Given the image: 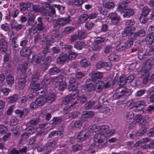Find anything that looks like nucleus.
<instances>
[{"label": "nucleus", "mask_w": 154, "mask_h": 154, "mask_svg": "<svg viewBox=\"0 0 154 154\" xmlns=\"http://www.w3.org/2000/svg\"><path fill=\"white\" fill-rule=\"evenodd\" d=\"M128 46L125 42L121 43L117 45L116 49L119 51H123L128 48Z\"/></svg>", "instance_id": "35"}, {"label": "nucleus", "mask_w": 154, "mask_h": 154, "mask_svg": "<svg viewBox=\"0 0 154 154\" xmlns=\"http://www.w3.org/2000/svg\"><path fill=\"white\" fill-rule=\"evenodd\" d=\"M72 20L70 16L67 17L60 18L58 19L54 24V28L55 30H57L61 27L65 26L69 23Z\"/></svg>", "instance_id": "8"}, {"label": "nucleus", "mask_w": 154, "mask_h": 154, "mask_svg": "<svg viewBox=\"0 0 154 154\" xmlns=\"http://www.w3.org/2000/svg\"><path fill=\"white\" fill-rule=\"evenodd\" d=\"M26 81V78L23 75L21 76V77H18V85L20 89H22L23 88Z\"/></svg>", "instance_id": "23"}, {"label": "nucleus", "mask_w": 154, "mask_h": 154, "mask_svg": "<svg viewBox=\"0 0 154 154\" xmlns=\"http://www.w3.org/2000/svg\"><path fill=\"white\" fill-rule=\"evenodd\" d=\"M146 131V128L144 127H142L140 129V132H138L136 134L131 133L129 134L130 137L135 138L136 136H141L144 134Z\"/></svg>", "instance_id": "27"}, {"label": "nucleus", "mask_w": 154, "mask_h": 154, "mask_svg": "<svg viewBox=\"0 0 154 154\" xmlns=\"http://www.w3.org/2000/svg\"><path fill=\"white\" fill-rule=\"evenodd\" d=\"M150 140L149 138H146L137 142L135 144H134L132 142H128L127 143V145L129 148H131V146L136 147L140 146H142L144 143L149 142Z\"/></svg>", "instance_id": "13"}, {"label": "nucleus", "mask_w": 154, "mask_h": 154, "mask_svg": "<svg viewBox=\"0 0 154 154\" xmlns=\"http://www.w3.org/2000/svg\"><path fill=\"white\" fill-rule=\"evenodd\" d=\"M20 9L21 11H25L27 9L28 5L26 3L22 2L20 4Z\"/></svg>", "instance_id": "55"}, {"label": "nucleus", "mask_w": 154, "mask_h": 154, "mask_svg": "<svg viewBox=\"0 0 154 154\" xmlns=\"http://www.w3.org/2000/svg\"><path fill=\"white\" fill-rule=\"evenodd\" d=\"M132 27H127L122 32L123 37H125L131 35L132 33Z\"/></svg>", "instance_id": "30"}, {"label": "nucleus", "mask_w": 154, "mask_h": 154, "mask_svg": "<svg viewBox=\"0 0 154 154\" xmlns=\"http://www.w3.org/2000/svg\"><path fill=\"white\" fill-rule=\"evenodd\" d=\"M147 52L145 50L140 51L138 53V57L140 60L148 58Z\"/></svg>", "instance_id": "33"}, {"label": "nucleus", "mask_w": 154, "mask_h": 154, "mask_svg": "<svg viewBox=\"0 0 154 154\" xmlns=\"http://www.w3.org/2000/svg\"><path fill=\"white\" fill-rule=\"evenodd\" d=\"M131 94V90L128 88L123 89L119 88L117 89L116 93L113 95V98L116 100L120 97H123L124 98H127Z\"/></svg>", "instance_id": "6"}, {"label": "nucleus", "mask_w": 154, "mask_h": 154, "mask_svg": "<svg viewBox=\"0 0 154 154\" xmlns=\"http://www.w3.org/2000/svg\"><path fill=\"white\" fill-rule=\"evenodd\" d=\"M30 123L31 125L27 128L26 132L22 134V138H28L30 135L35 133L37 130L36 125L38 123L37 121L35 119H32L30 121Z\"/></svg>", "instance_id": "5"}, {"label": "nucleus", "mask_w": 154, "mask_h": 154, "mask_svg": "<svg viewBox=\"0 0 154 154\" xmlns=\"http://www.w3.org/2000/svg\"><path fill=\"white\" fill-rule=\"evenodd\" d=\"M38 23H36V27L39 31H43L45 29V26L42 22V18L41 17L37 18Z\"/></svg>", "instance_id": "21"}, {"label": "nucleus", "mask_w": 154, "mask_h": 154, "mask_svg": "<svg viewBox=\"0 0 154 154\" xmlns=\"http://www.w3.org/2000/svg\"><path fill=\"white\" fill-rule=\"evenodd\" d=\"M75 79L73 77L69 78V82L70 84L69 85V91H73V92L63 98L62 101L63 104L66 105L72 102L78 96L79 91L75 89L78 88L79 84L75 83Z\"/></svg>", "instance_id": "2"}, {"label": "nucleus", "mask_w": 154, "mask_h": 154, "mask_svg": "<svg viewBox=\"0 0 154 154\" xmlns=\"http://www.w3.org/2000/svg\"><path fill=\"white\" fill-rule=\"evenodd\" d=\"M60 71L59 68H51L50 69L49 73L51 75H54L59 72Z\"/></svg>", "instance_id": "59"}, {"label": "nucleus", "mask_w": 154, "mask_h": 154, "mask_svg": "<svg viewBox=\"0 0 154 154\" xmlns=\"http://www.w3.org/2000/svg\"><path fill=\"white\" fill-rule=\"evenodd\" d=\"M150 9L147 7H145L143 9L142 12L141 13V16L146 17L149 14L150 11Z\"/></svg>", "instance_id": "48"}, {"label": "nucleus", "mask_w": 154, "mask_h": 154, "mask_svg": "<svg viewBox=\"0 0 154 154\" xmlns=\"http://www.w3.org/2000/svg\"><path fill=\"white\" fill-rule=\"evenodd\" d=\"M127 6L126 4L123 2H121L118 5L117 8V11L122 12H124L127 9Z\"/></svg>", "instance_id": "31"}, {"label": "nucleus", "mask_w": 154, "mask_h": 154, "mask_svg": "<svg viewBox=\"0 0 154 154\" xmlns=\"http://www.w3.org/2000/svg\"><path fill=\"white\" fill-rule=\"evenodd\" d=\"M134 123L139 122L140 125H143L146 123V121L145 119H143L142 116L140 115H137L134 118Z\"/></svg>", "instance_id": "24"}, {"label": "nucleus", "mask_w": 154, "mask_h": 154, "mask_svg": "<svg viewBox=\"0 0 154 154\" xmlns=\"http://www.w3.org/2000/svg\"><path fill=\"white\" fill-rule=\"evenodd\" d=\"M55 8H57L60 12H61V14L64 13V7L62 6H60L59 5H54L50 7L49 8V12H51L52 14H54L56 13Z\"/></svg>", "instance_id": "16"}, {"label": "nucleus", "mask_w": 154, "mask_h": 154, "mask_svg": "<svg viewBox=\"0 0 154 154\" xmlns=\"http://www.w3.org/2000/svg\"><path fill=\"white\" fill-rule=\"evenodd\" d=\"M85 45L83 42L79 41L75 42L74 47L77 50H80L84 48Z\"/></svg>", "instance_id": "36"}, {"label": "nucleus", "mask_w": 154, "mask_h": 154, "mask_svg": "<svg viewBox=\"0 0 154 154\" xmlns=\"http://www.w3.org/2000/svg\"><path fill=\"white\" fill-rule=\"evenodd\" d=\"M18 122V120L14 116H12L10 120V124L11 125L14 126L17 125Z\"/></svg>", "instance_id": "53"}, {"label": "nucleus", "mask_w": 154, "mask_h": 154, "mask_svg": "<svg viewBox=\"0 0 154 154\" xmlns=\"http://www.w3.org/2000/svg\"><path fill=\"white\" fill-rule=\"evenodd\" d=\"M104 41L105 39L104 38L97 37L93 43L92 46V50L96 51L101 50L103 47V45L102 43Z\"/></svg>", "instance_id": "10"}, {"label": "nucleus", "mask_w": 154, "mask_h": 154, "mask_svg": "<svg viewBox=\"0 0 154 154\" xmlns=\"http://www.w3.org/2000/svg\"><path fill=\"white\" fill-rule=\"evenodd\" d=\"M135 22L134 20H126L125 24L127 27H131L133 26L135 24Z\"/></svg>", "instance_id": "56"}, {"label": "nucleus", "mask_w": 154, "mask_h": 154, "mask_svg": "<svg viewBox=\"0 0 154 154\" xmlns=\"http://www.w3.org/2000/svg\"><path fill=\"white\" fill-rule=\"evenodd\" d=\"M82 115L84 116V117L85 118H90L93 117L94 114L92 111H84L82 113Z\"/></svg>", "instance_id": "45"}, {"label": "nucleus", "mask_w": 154, "mask_h": 154, "mask_svg": "<svg viewBox=\"0 0 154 154\" xmlns=\"http://www.w3.org/2000/svg\"><path fill=\"white\" fill-rule=\"evenodd\" d=\"M80 65L82 67H86L89 66L91 65V63L86 59L84 58L80 61Z\"/></svg>", "instance_id": "43"}, {"label": "nucleus", "mask_w": 154, "mask_h": 154, "mask_svg": "<svg viewBox=\"0 0 154 154\" xmlns=\"http://www.w3.org/2000/svg\"><path fill=\"white\" fill-rule=\"evenodd\" d=\"M8 131L6 126L2 125H0V134H3L6 133Z\"/></svg>", "instance_id": "58"}, {"label": "nucleus", "mask_w": 154, "mask_h": 154, "mask_svg": "<svg viewBox=\"0 0 154 154\" xmlns=\"http://www.w3.org/2000/svg\"><path fill=\"white\" fill-rule=\"evenodd\" d=\"M19 98L17 94H14L8 97V102L12 103L16 101Z\"/></svg>", "instance_id": "49"}, {"label": "nucleus", "mask_w": 154, "mask_h": 154, "mask_svg": "<svg viewBox=\"0 0 154 154\" xmlns=\"http://www.w3.org/2000/svg\"><path fill=\"white\" fill-rule=\"evenodd\" d=\"M103 5L104 7L107 9H112L115 6V4L112 2H105Z\"/></svg>", "instance_id": "47"}, {"label": "nucleus", "mask_w": 154, "mask_h": 154, "mask_svg": "<svg viewBox=\"0 0 154 154\" xmlns=\"http://www.w3.org/2000/svg\"><path fill=\"white\" fill-rule=\"evenodd\" d=\"M41 9H42V14L45 16V18L46 21L49 23H51L52 21L54 20V17L51 13L45 11L44 8H42Z\"/></svg>", "instance_id": "17"}, {"label": "nucleus", "mask_w": 154, "mask_h": 154, "mask_svg": "<svg viewBox=\"0 0 154 154\" xmlns=\"http://www.w3.org/2000/svg\"><path fill=\"white\" fill-rule=\"evenodd\" d=\"M68 59V55L65 54H61L56 60L57 63L59 64L65 62Z\"/></svg>", "instance_id": "19"}, {"label": "nucleus", "mask_w": 154, "mask_h": 154, "mask_svg": "<svg viewBox=\"0 0 154 154\" xmlns=\"http://www.w3.org/2000/svg\"><path fill=\"white\" fill-rule=\"evenodd\" d=\"M86 130L82 131L79 132L77 137V139L80 141H83L86 139L89 134L87 132Z\"/></svg>", "instance_id": "22"}, {"label": "nucleus", "mask_w": 154, "mask_h": 154, "mask_svg": "<svg viewBox=\"0 0 154 154\" xmlns=\"http://www.w3.org/2000/svg\"><path fill=\"white\" fill-rule=\"evenodd\" d=\"M31 26H32V27L29 29L30 33H32V34H34L39 31L38 29H37L36 26H35V25H32Z\"/></svg>", "instance_id": "62"}, {"label": "nucleus", "mask_w": 154, "mask_h": 154, "mask_svg": "<svg viewBox=\"0 0 154 154\" xmlns=\"http://www.w3.org/2000/svg\"><path fill=\"white\" fill-rule=\"evenodd\" d=\"M154 40V36L153 34L147 35L145 37V40L146 43L148 45H151Z\"/></svg>", "instance_id": "32"}, {"label": "nucleus", "mask_w": 154, "mask_h": 154, "mask_svg": "<svg viewBox=\"0 0 154 154\" xmlns=\"http://www.w3.org/2000/svg\"><path fill=\"white\" fill-rule=\"evenodd\" d=\"M94 25L95 24L93 22H88L86 23L85 26L87 29L90 30L92 29Z\"/></svg>", "instance_id": "61"}, {"label": "nucleus", "mask_w": 154, "mask_h": 154, "mask_svg": "<svg viewBox=\"0 0 154 154\" xmlns=\"http://www.w3.org/2000/svg\"><path fill=\"white\" fill-rule=\"evenodd\" d=\"M109 60L111 61L117 62L119 60V56L115 53H111L108 57Z\"/></svg>", "instance_id": "38"}, {"label": "nucleus", "mask_w": 154, "mask_h": 154, "mask_svg": "<svg viewBox=\"0 0 154 154\" xmlns=\"http://www.w3.org/2000/svg\"><path fill=\"white\" fill-rule=\"evenodd\" d=\"M97 109H99V111L100 112L107 113L109 112L110 111V109L109 107L101 106L100 105L97 106Z\"/></svg>", "instance_id": "42"}, {"label": "nucleus", "mask_w": 154, "mask_h": 154, "mask_svg": "<svg viewBox=\"0 0 154 154\" xmlns=\"http://www.w3.org/2000/svg\"><path fill=\"white\" fill-rule=\"evenodd\" d=\"M97 67H110L112 66V64L110 62L107 63L100 61L97 64Z\"/></svg>", "instance_id": "39"}, {"label": "nucleus", "mask_w": 154, "mask_h": 154, "mask_svg": "<svg viewBox=\"0 0 154 154\" xmlns=\"http://www.w3.org/2000/svg\"><path fill=\"white\" fill-rule=\"evenodd\" d=\"M77 101H75L73 104H71L70 106L69 105L66 106L63 109V113L64 114H66L68 113L72 108H73L74 105L77 104V103H81L82 104L85 103L87 100V99L86 97L84 95L79 97L77 98Z\"/></svg>", "instance_id": "9"}, {"label": "nucleus", "mask_w": 154, "mask_h": 154, "mask_svg": "<svg viewBox=\"0 0 154 154\" xmlns=\"http://www.w3.org/2000/svg\"><path fill=\"white\" fill-rule=\"evenodd\" d=\"M35 57L32 58V60H31L32 62L35 61V63L37 64H39L40 63H42V62H43L42 59V56L41 54H38L36 59H35Z\"/></svg>", "instance_id": "41"}, {"label": "nucleus", "mask_w": 154, "mask_h": 154, "mask_svg": "<svg viewBox=\"0 0 154 154\" xmlns=\"http://www.w3.org/2000/svg\"><path fill=\"white\" fill-rule=\"evenodd\" d=\"M57 143V142L55 141L48 143L46 145L45 153L46 154H49L52 151L51 149H49V148L53 147Z\"/></svg>", "instance_id": "29"}, {"label": "nucleus", "mask_w": 154, "mask_h": 154, "mask_svg": "<svg viewBox=\"0 0 154 154\" xmlns=\"http://www.w3.org/2000/svg\"><path fill=\"white\" fill-rule=\"evenodd\" d=\"M42 42H44L47 46L51 45L54 42L53 36L52 35H46Z\"/></svg>", "instance_id": "18"}, {"label": "nucleus", "mask_w": 154, "mask_h": 154, "mask_svg": "<svg viewBox=\"0 0 154 154\" xmlns=\"http://www.w3.org/2000/svg\"><path fill=\"white\" fill-rule=\"evenodd\" d=\"M26 17L27 20L26 24L27 26L35 25L36 24V22H35V16L34 14L29 13L26 15Z\"/></svg>", "instance_id": "15"}, {"label": "nucleus", "mask_w": 154, "mask_h": 154, "mask_svg": "<svg viewBox=\"0 0 154 154\" xmlns=\"http://www.w3.org/2000/svg\"><path fill=\"white\" fill-rule=\"evenodd\" d=\"M94 101H90L88 102L85 104V108L86 109H89L93 107L95 104Z\"/></svg>", "instance_id": "60"}, {"label": "nucleus", "mask_w": 154, "mask_h": 154, "mask_svg": "<svg viewBox=\"0 0 154 154\" xmlns=\"http://www.w3.org/2000/svg\"><path fill=\"white\" fill-rule=\"evenodd\" d=\"M47 100V102L48 103H51L54 101L55 96L54 94H51L47 96H45Z\"/></svg>", "instance_id": "51"}, {"label": "nucleus", "mask_w": 154, "mask_h": 154, "mask_svg": "<svg viewBox=\"0 0 154 154\" xmlns=\"http://www.w3.org/2000/svg\"><path fill=\"white\" fill-rule=\"evenodd\" d=\"M30 88L32 91L36 92L35 94L36 96H38L39 94V91L40 90L41 88L40 87V85L39 84L32 82Z\"/></svg>", "instance_id": "20"}, {"label": "nucleus", "mask_w": 154, "mask_h": 154, "mask_svg": "<svg viewBox=\"0 0 154 154\" xmlns=\"http://www.w3.org/2000/svg\"><path fill=\"white\" fill-rule=\"evenodd\" d=\"M123 16L124 17H128L133 15L134 13V10L131 9H126L124 12Z\"/></svg>", "instance_id": "34"}, {"label": "nucleus", "mask_w": 154, "mask_h": 154, "mask_svg": "<svg viewBox=\"0 0 154 154\" xmlns=\"http://www.w3.org/2000/svg\"><path fill=\"white\" fill-rule=\"evenodd\" d=\"M6 80L7 83L10 86H11L14 83V78L11 75H8Z\"/></svg>", "instance_id": "52"}, {"label": "nucleus", "mask_w": 154, "mask_h": 154, "mask_svg": "<svg viewBox=\"0 0 154 154\" xmlns=\"http://www.w3.org/2000/svg\"><path fill=\"white\" fill-rule=\"evenodd\" d=\"M7 50V43L3 38L0 40V51L5 52Z\"/></svg>", "instance_id": "26"}, {"label": "nucleus", "mask_w": 154, "mask_h": 154, "mask_svg": "<svg viewBox=\"0 0 154 154\" xmlns=\"http://www.w3.org/2000/svg\"><path fill=\"white\" fill-rule=\"evenodd\" d=\"M116 79L115 78L114 80H109L105 83H104V88H107L109 87L113 86L115 84Z\"/></svg>", "instance_id": "40"}, {"label": "nucleus", "mask_w": 154, "mask_h": 154, "mask_svg": "<svg viewBox=\"0 0 154 154\" xmlns=\"http://www.w3.org/2000/svg\"><path fill=\"white\" fill-rule=\"evenodd\" d=\"M88 18V15L86 14H83L79 17V22L81 23H85Z\"/></svg>", "instance_id": "44"}, {"label": "nucleus", "mask_w": 154, "mask_h": 154, "mask_svg": "<svg viewBox=\"0 0 154 154\" xmlns=\"http://www.w3.org/2000/svg\"><path fill=\"white\" fill-rule=\"evenodd\" d=\"M91 79H88L86 81L85 84L83 87L84 90L88 92H92L95 91L97 92L101 91L104 88V83L102 81H99L95 85L90 82Z\"/></svg>", "instance_id": "4"}, {"label": "nucleus", "mask_w": 154, "mask_h": 154, "mask_svg": "<svg viewBox=\"0 0 154 154\" xmlns=\"http://www.w3.org/2000/svg\"><path fill=\"white\" fill-rule=\"evenodd\" d=\"M75 30V28L73 27L69 26L65 28L64 32L66 34H69Z\"/></svg>", "instance_id": "54"}, {"label": "nucleus", "mask_w": 154, "mask_h": 154, "mask_svg": "<svg viewBox=\"0 0 154 154\" xmlns=\"http://www.w3.org/2000/svg\"><path fill=\"white\" fill-rule=\"evenodd\" d=\"M149 70L148 68H142V69L139 72L140 75L143 77V82L144 84H146L148 80L149 75Z\"/></svg>", "instance_id": "14"}, {"label": "nucleus", "mask_w": 154, "mask_h": 154, "mask_svg": "<svg viewBox=\"0 0 154 154\" xmlns=\"http://www.w3.org/2000/svg\"><path fill=\"white\" fill-rule=\"evenodd\" d=\"M79 39L80 40L86 37V33L84 31H81L79 32L78 34H77Z\"/></svg>", "instance_id": "57"}, {"label": "nucleus", "mask_w": 154, "mask_h": 154, "mask_svg": "<svg viewBox=\"0 0 154 154\" xmlns=\"http://www.w3.org/2000/svg\"><path fill=\"white\" fill-rule=\"evenodd\" d=\"M63 77L62 75H60L53 79L52 78L47 77L46 79H44L41 84L44 86H45L53 82H55L56 85L58 86L59 89L61 91L64 90L66 87V82L63 81Z\"/></svg>", "instance_id": "3"}, {"label": "nucleus", "mask_w": 154, "mask_h": 154, "mask_svg": "<svg viewBox=\"0 0 154 154\" xmlns=\"http://www.w3.org/2000/svg\"><path fill=\"white\" fill-rule=\"evenodd\" d=\"M108 17L110 20V24L113 25H117L119 22L120 17L115 12L109 14Z\"/></svg>", "instance_id": "12"}, {"label": "nucleus", "mask_w": 154, "mask_h": 154, "mask_svg": "<svg viewBox=\"0 0 154 154\" xmlns=\"http://www.w3.org/2000/svg\"><path fill=\"white\" fill-rule=\"evenodd\" d=\"M20 54L21 56L23 57H27L29 59L30 55H32V58L35 56V52L32 51V49L29 47H26L22 48L20 52Z\"/></svg>", "instance_id": "11"}, {"label": "nucleus", "mask_w": 154, "mask_h": 154, "mask_svg": "<svg viewBox=\"0 0 154 154\" xmlns=\"http://www.w3.org/2000/svg\"><path fill=\"white\" fill-rule=\"evenodd\" d=\"M88 131L90 132L99 131L94 136V146H99L100 145L103 146L107 142L106 137L111 136L116 132L114 129L109 130V127L107 125L99 126L93 125L88 128Z\"/></svg>", "instance_id": "1"}, {"label": "nucleus", "mask_w": 154, "mask_h": 154, "mask_svg": "<svg viewBox=\"0 0 154 154\" xmlns=\"http://www.w3.org/2000/svg\"><path fill=\"white\" fill-rule=\"evenodd\" d=\"M126 105L129 109H131L134 107L137 108V111L142 110L146 105V103L144 101L140 100L135 102L134 100H131L127 102Z\"/></svg>", "instance_id": "7"}, {"label": "nucleus", "mask_w": 154, "mask_h": 154, "mask_svg": "<svg viewBox=\"0 0 154 154\" xmlns=\"http://www.w3.org/2000/svg\"><path fill=\"white\" fill-rule=\"evenodd\" d=\"M85 121L84 119L82 118L80 120H78L76 121L73 125V128H80L82 126V122Z\"/></svg>", "instance_id": "46"}, {"label": "nucleus", "mask_w": 154, "mask_h": 154, "mask_svg": "<svg viewBox=\"0 0 154 154\" xmlns=\"http://www.w3.org/2000/svg\"><path fill=\"white\" fill-rule=\"evenodd\" d=\"M112 49V46L110 45H106L104 48V52L105 54H108L110 52Z\"/></svg>", "instance_id": "64"}, {"label": "nucleus", "mask_w": 154, "mask_h": 154, "mask_svg": "<svg viewBox=\"0 0 154 154\" xmlns=\"http://www.w3.org/2000/svg\"><path fill=\"white\" fill-rule=\"evenodd\" d=\"M36 101L38 106H41L43 105L47 102V100L45 96H42L38 98Z\"/></svg>", "instance_id": "28"}, {"label": "nucleus", "mask_w": 154, "mask_h": 154, "mask_svg": "<svg viewBox=\"0 0 154 154\" xmlns=\"http://www.w3.org/2000/svg\"><path fill=\"white\" fill-rule=\"evenodd\" d=\"M134 114L132 112H130L127 113L125 116V117L128 120H130L132 119L134 117Z\"/></svg>", "instance_id": "63"}, {"label": "nucleus", "mask_w": 154, "mask_h": 154, "mask_svg": "<svg viewBox=\"0 0 154 154\" xmlns=\"http://www.w3.org/2000/svg\"><path fill=\"white\" fill-rule=\"evenodd\" d=\"M43 73L42 71H38L34 75L32 78V81L33 82H35L38 80L39 77Z\"/></svg>", "instance_id": "50"}, {"label": "nucleus", "mask_w": 154, "mask_h": 154, "mask_svg": "<svg viewBox=\"0 0 154 154\" xmlns=\"http://www.w3.org/2000/svg\"><path fill=\"white\" fill-rule=\"evenodd\" d=\"M62 133L60 131H55L52 132L49 134V137L51 138L55 137H62Z\"/></svg>", "instance_id": "37"}, {"label": "nucleus", "mask_w": 154, "mask_h": 154, "mask_svg": "<svg viewBox=\"0 0 154 154\" xmlns=\"http://www.w3.org/2000/svg\"><path fill=\"white\" fill-rule=\"evenodd\" d=\"M90 76L91 77L92 80H94L97 79H100L103 78V74L100 72H92L89 74Z\"/></svg>", "instance_id": "25"}]
</instances>
